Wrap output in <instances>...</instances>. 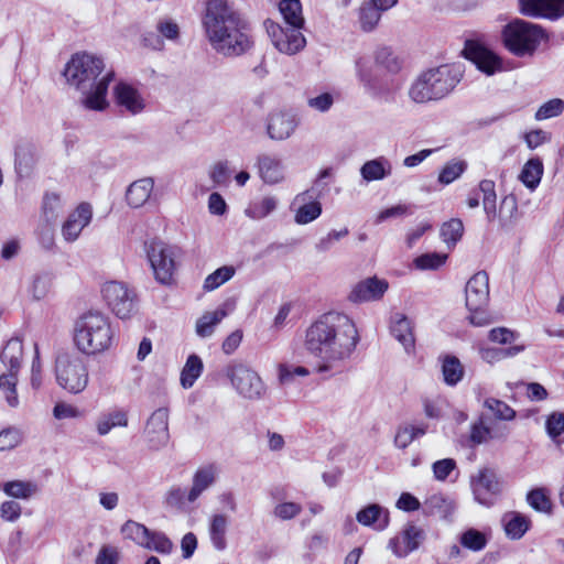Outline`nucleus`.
I'll return each instance as SVG.
<instances>
[{
	"label": "nucleus",
	"instance_id": "nucleus-1",
	"mask_svg": "<svg viewBox=\"0 0 564 564\" xmlns=\"http://www.w3.org/2000/svg\"><path fill=\"white\" fill-rule=\"evenodd\" d=\"M359 340L357 326L348 315L328 312L307 327L303 345L317 359L315 372L330 378L343 372Z\"/></svg>",
	"mask_w": 564,
	"mask_h": 564
},
{
	"label": "nucleus",
	"instance_id": "nucleus-2",
	"mask_svg": "<svg viewBox=\"0 0 564 564\" xmlns=\"http://www.w3.org/2000/svg\"><path fill=\"white\" fill-rule=\"evenodd\" d=\"M203 25L212 47L224 56H240L253 45L248 22L226 0L207 2Z\"/></svg>",
	"mask_w": 564,
	"mask_h": 564
},
{
	"label": "nucleus",
	"instance_id": "nucleus-3",
	"mask_svg": "<svg viewBox=\"0 0 564 564\" xmlns=\"http://www.w3.org/2000/svg\"><path fill=\"white\" fill-rule=\"evenodd\" d=\"M104 70V61L87 53L73 55L66 64L64 76L84 95L82 104L86 109L102 111L108 106L106 96L113 72Z\"/></svg>",
	"mask_w": 564,
	"mask_h": 564
},
{
	"label": "nucleus",
	"instance_id": "nucleus-4",
	"mask_svg": "<svg viewBox=\"0 0 564 564\" xmlns=\"http://www.w3.org/2000/svg\"><path fill=\"white\" fill-rule=\"evenodd\" d=\"M464 69L459 64H444L421 73L409 89L416 104L436 101L448 96L460 83Z\"/></svg>",
	"mask_w": 564,
	"mask_h": 564
},
{
	"label": "nucleus",
	"instance_id": "nucleus-5",
	"mask_svg": "<svg viewBox=\"0 0 564 564\" xmlns=\"http://www.w3.org/2000/svg\"><path fill=\"white\" fill-rule=\"evenodd\" d=\"M74 341L77 348L87 355L108 349L112 341L108 317L98 311H88L80 315L75 323Z\"/></svg>",
	"mask_w": 564,
	"mask_h": 564
},
{
	"label": "nucleus",
	"instance_id": "nucleus-6",
	"mask_svg": "<svg viewBox=\"0 0 564 564\" xmlns=\"http://www.w3.org/2000/svg\"><path fill=\"white\" fill-rule=\"evenodd\" d=\"M545 37L542 26L521 19L510 21L501 31L505 47L517 57L533 56Z\"/></svg>",
	"mask_w": 564,
	"mask_h": 564
},
{
	"label": "nucleus",
	"instance_id": "nucleus-7",
	"mask_svg": "<svg viewBox=\"0 0 564 564\" xmlns=\"http://www.w3.org/2000/svg\"><path fill=\"white\" fill-rule=\"evenodd\" d=\"M23 344L18 337H13L7 341L1 354L0 360L8 368V373L0 376V389L6 392V399L10 406L18 405V394L15 390L17 376L22 365Z\"/></svg>",
	"mask_w": 564,
	"mask_h": 564
},
{
	"label": "nucleus",
	"instance_id": "nucleus-8",
	"mask_svg": "<svg viewBox=\"0 0 564 564\" xmlns=\"http://www.w3.org/2000/svg\"><path fill=\"white\" fill-rule=\"evenodd\" d=\"M57 383L70 393H79L88 384V370L84 360L78 356L62 354L55 362Z\"/></svg>",
	"mask_w": 564,
	"mask_h": 564
},
{
	"label": "nucleus",
	"instance_id": "nucleus-9",
	"mask_svg": "<svg viewBox=\"0 0 564 564\" xmlns=\"http://www.w3.org/2000/svg\"><path fill=\"white\" fill-rule=\"evenodd\" d=\"M144 246L155 280L161 284H171L176 269V248L161 240H151Z\"/></svg>",
	"mask_w": 564,
	"mask_h": 564
},
{
	"label": "nucleus",
	"instance_id": "nucleus-10",
	"mask_svg": "<svg viewBox=\"0 0 564 564\" xmlns=\"http://www.w3.org/2000/svg\"><path fill=\"white\" fill-rule=\"evenodd\" d=\"M224 371L238 394L245 399L258 400L264 393L262 379L247 365L232 361L226 366Z\"/></svg>",
	"mask_w": 564,
	"mask_h": 564
},
{
	"label": "nucleus",
	"instance_id": "nucleus-11",
	"mask_svg": "<svg viewBox=\"0 0 564 564\" xmlns=\"http://www.w3.org/2000/svg\"><path fill=\"white\" fill-rule=\"evenodd\" d=\"M479 191L482 193V207L488 221H494L496 218H499L500 223L505 225L513 218L518 210L517 198L513 195L505 196L497 210L495 182L491 180H482L479 183Z\"/></svg>",
	"mask_w": 564,
	"mask_h": 564
},
{
	"label": "nucleus",
	"instance_id": "nucleus-12",
	"mask_svg": "<svg viewBox=\"0 0 564 564\" xmlns=\"http://www.w3.org/2000/svg\"><path fill=\"white\" fill-rule=\"evenodd\" d=\"M102 295L119 318H128L135 310V293L124 283L111 281L104 285Z\"/></svg>",
	"mask_w": 564,
	"mask_h": 564
},
{
	"label": "nucleus",
	"instance_id": "nucleus-13",
	"mask_svg": "<svg viewBox=\"0 0 564 564\" xmlns=\"http://www.w3.org/2000/svg\"><path fill=\"white\" fill-rule=\"evenodd\" d=\"M475 500L489 507L501 491V484L496 471L491 468H482L470 480Z\"/></svg>",
	"mask_w": 564,
	"mask_h": 564
},
{
	"label": "nucleus",
	"instance_id": "nucleus-14",
	"mask_svg": "<svg viewBox=\"0 0 564 564\" xmlns=\"http://www.w3.org/2000/svg\"><path fill=\"white\" fill-rule=\"evenodd\" d=\"M267 31L275 48L284 54H295L305 46V37L301 31L282 28L273 22H267Z\"/></svg>",
	"mask_w": 564,
	"mask_h": 564
},
{
	"label": "nucleus",
	"instance_id": "nucleus-15",
	"mask_svg": "<svg viewBox=\"0 0 564 564\" xmlns=\"http://www.w3.org/2000/svg\"><path fill=\"white\" fill-rule=\"evenodd\" d=\"M144 435L149 447L159 451L170 441L169 411L166 408L156 409L147 422Z\"/></svg>",
	"mask_w": 564,
	"mask_h": 564
},
{
	"label": "nucleus",
	"instance_id": "nucleus-16",
	"mask_svg": "<svg viewBox=\"0 0 564 564\" xmlns=\"http://www.w3.org/2000/svg\"><path fill=\"white\" fill-rule=\"evenodd\" d=\"M463 52L467 59L473 62L480 72L488 76L502 68L500 58L477 42L466 41Z\"/></svg>",
	"mask_w": 564,
	"mask_h": 564
},
{
	"label": "nucleus",
	"instance_id": "nucleus-17",
	"mask_svg": "<svg viewBox=\"0 0 564 564\" xmlns=\"http://www.w3.org/2000/svg\"><path fill=\"white\" fill-rule=\"evenodd\" d=\"M466 307L479 311L489 303V276L485 271L475 273L465 286Z\"/></svg>",
	"mask_w": 564,
	"mask_h": 564
},
{
	"label": "nucleus",
	"instance_id": "nucleus-18",
	"mask_svg": "<svg viewBox=\"0 0 564 564\" xmlns=\"http://www.w3.org/2000/svg\"><path fill=\"white\" fill-rule=\"evenodd\" d=\"M523 15L551 21L564 17V0H519Z\"/></svg>",
	"mask_w": 564,
	"mask_h": 564
},
{
	"label": "nucleus",
	"instance_id": "nucleus-19",
	"mask_svg": "<svg viewBox=\"0 0 564 564\" xmlns=\"http://www.w3.org/2000/svg\"><path fill=\"white\" fill-rule=\"evenodd\" d=\"M299 126V119L292 111H274L269 115L267 132L270 139L282 141L289 139Z\"/></svg>",
	"mask_w": 564,
	"mask_h": 564
},
{
	"label": "nucleus",
	"instance_id": "nucleus-20",
	"mask_svg": "<svg viewBox=\"0 0 564 564\" xmlns=\"http://www.w3.org/2000/svg\"><path fill=\"white\" fill-rule=\"evenodd\" d=\"M93 217L91 206L82 203L73 213H70L62 226V236L67 242H74L78 239L83 229L90 223Z\"/></svg>",
	"mask_w": 564,
	"mask_h": 564
},
{
	"label": "nucleus",
	"instance_id": "nucleus-21",
	"mask_svg": "<svg viewBox=\"0 0 564 564\" xmlns=\"http://www.w3.org/2000/svg\"><path fill=\"white\" fill-rule=\"evenodd\" d=\"M389 284L386 280L376 276L358 282L351 290L348 299L354 303H364L380 300L387 292Z\"/></svg>",
	"mask_w": 564,
	"mask_h": 564
},
{
	"label": "nucleus",
	"instance_id": "nucleus-22",
	"mask_svg": "<svg viewBox=\"0 0 564 564\" xmlns=\"http://www.w3.org/2000/svg\"><path fill=\"white\" fill-rule=\"evenodd\" d=\"M413 322L403 313H394L390 317L389 330L392 337L404 348L405 352L411 354L415 348V337Z\"/></svg>",
	"mask_w": 564,
	"mask_h": 564
},
{
	"label": "nucleus",
	"instance_id": "nucleus-23",
	"mask_svg": "<svg viewBox=\"0 0 564 564\" xmlns=\"http://www.w3.org/2000/svg\"><path fill=\"white\" fill-rule=\"evenodd\" d=\"M424 539L425 532L423 529L414 524H408L402 531L401 541L393 539L390 541L389 545L397 556L404 557L410 552L416 550Z\"/></svg>",
	"mask_w": 564,
	"mask_h": 564
},
{
	"label": "nucleus",
	"instance_id": "nucleus-24",
	"mask_svg": "<svg viewBox=\"0 0 564 564\" xmlns=\"http://www.w3.org/2000/svg\"><path fill=\"white\" fill-rule=\"evenodd\" d=\"M317 197L315 188L307 189L295 197V203L302 204L295 214L296 224L305 225L321 216L322 205L316 200Z\"/></svg>",
	"mask_w": 564,
	"mask_h": 564
},
{
	"label": "nucleus",
	"instance_id": "nucleus-25",
	"mask_svg": "<svg viewBox=\"0 0 564 564\" xmlns=\"http://www.w3.org/2000/svg\"><path fill=\"white\" fill-rule=\"evenodd\" d=\"M456 510L454 499L443 494H434L423 502L425 516L437 517L445 521H452Z\"/></svg>",
	"mask_w": 564,
	"mask_h": 564
},
{
	"label": "nucleus",
	"instance_id": "nucleus-26",
	"mask_svg": "<svg viewBox=\"0 0 564 564\" xmlns=\"http://www.w3.org/2000/svg\"><path fill=\"white\" fill-rule=\"evenodd\" d=\"M14 166L19 177H25L31 174L37 161V151L31 142H21L15 147Z\"/></svg>",
	"mask_w": 564,
	"mask_h": 564
},
{
	"label": "nucleus",
	"instance_id": "nucleus-27",
	"mask_svg": "<svg viewBox=\"0 0 564 564\" xmlns=\"http://www.w3.org/2000/svg\"><path fill=\"white\" fill-rule=\"evenodd\" d=\"M116 101L132 115L144 109V100L135 88L126 83H119L115 87Z\"/></svg>",
	"mask_w": 564,
	"mask_h": 564
},
{
	"label": "nucleus",
	"instance_id": "nucleus-28",
	"mask_svg": "<svg viewBox=\"0 0 564 564\" xmlns=\"http://www.w3.org/2000/svg\"><path fill=\"white\" fill-rule=\"evenodd\" d=\"M154 187L152 177H143L134 181L129 185L126 192V199L132 208L143 206L150 198Z\"/></svg>",
	"mask_w": 564,
	"mask_h": 564
},
{
	"label": "nucleus",
	"instance_id": "nucleus-29",
	"mask_svg": "<svg viewBox=\"0 0 564 564\" xmlns=\"http://www.w3.org/2000/svg\"><path fill=\"white\" fill-rule=\"evenodd\" d=\"M258 167L261 178L268 184H276L284 178L282 162L274 155H260L258 158Z\"/></svg>",
	"mask_w": 564,
	"mask_h": 564
},
{
	"label": "nucleus",
	"instance_id": "nucleus-30",
	"mask_svg": "<svg viewBox=\"0 0 564 564\" xmlns=\"http://www.w3.org/2000/svg\"><path fill=\"white\" fill-rule=\"evenodd\" d=\"M228 303H224L214 312H206L196 322V334L206 338L214 334L215 327L229 314Z\"/></svg>",
	"mask_w": 564,
	"mask_h": 564
},
{
	"label": "nucleus",
	"instance_id": "nucleus-31",
	"mask_svg": "<svg viewBox=\"0 0 564 564\" xmlns=\"http://www.w3.org/2000/svg\"><path fill=\"white\" fill-rule=\"evenodd\" d=\"M356 519L365 527L377 524V529L379 530H383L389 524L388 511L377 503L369 505L358 511Z\"/></svg>",
	"mask_w": 564,
	"mask_h": 564
},
{
	"label": "nucleus",
	"instance_id": "nucleus-32",
	"mask_svg": "<svg viewBox=\"0 0 564 564\" xmlns=\"http://www.w3.org/2000/svg\"><path fill=\"white\" fill-rule=\"evenodd\" d=\"M128 425V413L122 409H112L101 413L96 422V429L99 435H107L115 427H126Z\"/></svg>",
	"mask_w": 564,
	"mask_h": 564
},
{
	"label": "nucleus",
	"instance_id": "nucleus-33",
	"mask_svg": "<svg viewBox=\"0 0 564 564\" xmlns=\"http://www.w3.org/2000/svg\"><path fill=\"white\" fill-rule=\"evenodd\" d=\"M2 490L14 499L28 500L40 492V487L30 480H11L2 485Z\"/></svg>",
	"mask_w": 564,
	"mask_h": 564
},
{
	"label": "nucleus",
	"instance_id": "nucleus-34",
	"mask_svg": "<svg viewBox=\"0 0 564 564\" xmlns=\"http://www.w3.org/2000/svg\"><path fill=\"white\" fill-rule=\"evenodd\" d=\"M215 482V470L212 466L198 469L193 477V486L187 494V501L194 502Z\"/></svg>",
	"mask_w": 564,
	"mask_h": 564
},
{
	"label": "nucleus",
	"instance_id": "nucleus-35",
	"mask_svg": "<svg viewBox=\"0 0 564 564\" xmlns=\"http://www.w3.org/2000/svg\"><path fill=\"white\" fill-rule=\"evenodd\" d=\"M391 173V164L384 158H377L364 163L360 174L367 182L383 180Z\"/></svg>",
	"mask_w": 564,
	"mask_h": 564
},
{
	"label": "nucleus",
	"instance_id": "nucleus-36",
	"mask_svg": "<svg viewBox=\"0 0 564 564\" xmlns=\"http://www.w3.org/2000/svg\"><path fill=\"white\" fill-rule=\"evenodd\" d=\"M228 520L225 514L217 513L210 518L209 521V538L213 546L223 551L227 546L226 532H227Z\"/></svg>",
	"mask_w": 564,
	"mask_h": 564
},
{
	"label": "nucleus",
	"instance_id": "nucleus-37",
	"mask_svg": "<svg viewBox=\"0 0 564 564\" xmlns=\"http://www.w3.org/2000/svg\"><path fill=\"white\" fill-rule=\"evenodd\" d=\"M280 12L288 24L286 28L301 31L304 25L302 4L300 0H282L279 6Z\"/></svg>",
	"mask_w": 564,
	"mask_h": 564
},
{
	"label": "nucleus",
	"instance_id": "nucleus-38",
	"mask_svg": "<svg viewBox=\"0 0 564 564\" xmlns=\"http://www.w3.org/2000/svg\"><path fill=\"white\" fill-rule=\"evenodd\" d=\"M543 175V163L540 158H532L527 161L520 173V181L533 191L538 187Z\"/></svg>",
	"mask_w": 564,
	"mask_h": 564
},
{
	"label": "nucleus",
	"instance_id": "nucleus-39",
	"mask_svg": "<svg viewBox=\"0 0 564 564\" xmlns=\"http://www.w3.org/2000/svg\"><path fill=\"white\" fill-rule=\"evenodd\" d=\"M464 372V366L456 356L446 355L442 358V373L447 386H456L463 379Z\"/></svg>",
	"mask_w": 564,
	"mask_h": 564
},
{
	"label": "nucleus",
	"instance_id": "nucleus-40",
	"mask_svg": "<svg viewBox=\"0 0 564 564\" xmlns=\"http://www.w3.org/2000/svg\"><path fill=\"white\" fill-rule=\"evenodd\" d=\"M203 368L204 365L202 359L195 354L189 355L181 372L182 387L184 389L192 388L202 375Z\"/></svg>",
	"mask_w": 564,
	"mask_h": 564
},
{
	"label": "nucleus",
	"instance_id": "nucleus-41",
	"mask_svg": "<svg viewBox=\"0 0 564 564\" xmlns=\"http://www.w3.org/2000/svg\"><path fill=\"white\" fill-rule=\"evenodd\" d=\"M53 278L47 272L35 273L31 280L28 288V292L31 297L35 301H40L44 299L52 286Z\"/></svg>",
	"mask_w": 564,
	"mask_h": 564
},
{
	"label": "nucleus",
	"instance_id": "nucleus-42",
	"mask_svg": "<svg viewBox=\"0 0 564 564\" xmlns=\"http://www.w3.org/2000/svg\"><path fill=\"white\" fill-rule=\"evenodd\" d=\"M381 14L370 1L362 2L358 15L361 30L364 32H372L377 28Z\"/></svg>",
	"mask_w": 564,
	"mask_h": 564
},
{
	"label": "nucleus",
	"instance_id": "nucleus-43",
	"mask_svg": "<svg viewBox=\"0 0 564 564\" xmlns=\"http://www.w3.org/2000/svg\"><path fill=\"white\" fill-rule=\"evenodd\" d=\"M487 536L484 532L469 528L464 531L459 536V543L463 547L473 552H479L487 545Z\"/></svg>",
	"mask_w": 564,
	"mask_h": 564
},
{
	"label": "nucleus",
	"instance_id": "nucleus-44",
	"mask_svg": "<svg viewBox=\"0 0 564 564\" xmlns=\"http://www.w3.org/2000/svg\"><path fill=\"white\" fill-rule=\"evenodd\" d=\"M232 265H224L208 274L204 281L203 289L207 292L214 291L229 281L235 275Z\"/></svg>",
	"mask_w": 564,
	"mask_h": 564
},
{
	"label": "nucleus",
	"instance_id": "nucleus-45",
	"mask_svg": "<svg viewBox=\"0 0 564 564\" xmlns=\"http://www.w3.org/2000/svg\"><path fill=\"white\" fill-rule=\"evenodd\" d=\"M529 506L539 512L549 513L552 510V502L545 488H534L527 494Z\"/></svg>",
	"mask_w": 564,
	"mask_h": 564
},
{
	"label": "nucleus",
	"instance_id": "nucleus-46",
	"mask_svg": "<svg viewBox=\"0 0 564 564\" xmlns=\"http://www.w3.org/2000/svg\"><path fill=\"white\" fill-rule=\"evenodd\" d=\"M278 200L272 196L263 197L260 202L251 204L247 209L246 214L252 219H263L275 210Z\"/></svg>",
	"mask_w": 564,
	"mask_h": 564
},
{
	"label": "nucleus",
	"instance_id": "nucleus-47",
	"mask_svg": "<svg viewBox=\"0 0 564 564\" xmlns=\"http://www.w3.org/2000/svg\"><path fill=\"white\" fill-rule=\"evenodd\" d=\"M464 232L463 221L458 218H452L441 227V238L448 246H455Z\"/></svg>",
	"mask_w": 564,
	"mask_h": 564
},
{
	"label": "nucleus",
	"instance_id": "nucleus-48",
	"mask_svg": "<svg viewBox=\"0 0 564 564\" xmlns=\"http://www.w3.org/2000/svg\"><path fill=\"white\" fill-rule=\"evenodd\" d=\"M121 532L124 535V538L134 541L141 546H144L150 534V530L145 525L132 520H128L122 525Z\"/></svg>",
	"mask_w": 564,
	"mask_h": 564
},
{
	"label": "nucleus",
	"instance_id": "nucleus-49",
	"mask_svg": "<svg viewBox=\"0 0 564 564\" xmlns=\"http://www.w3.org/2000/svg\"><path fill=\"white\" fill-rule=\"evenodd\" d=\"M529 525L530 521L524 516L516 513L505 522V531L508 538L519 540L529 530Z\"/></svg>",
	"mask_w": 564,
	"mask_h": 564
},
{
	"label": "nucleus",
	"instance_id": "nucleus-50",
	"mask_svg": "<svg viewBox=\"0 0 564 564\" xmlns=\"http://www.w3.org/2000/svg\"><path fill=\"white\" fill-rule=\"evenodd\" d=\"M447 259V254L438 252H429L414 259V265L419 270H437Z\"/></svg>",
	"mask_w": 564,
	"mask_h": 564
},
{
	"label": "nucleus",
	"instance_id": "nucleus-51",
	"mask_svg": "<svg viewBox=\"0 0 564 564\" xmlns=\"http://www.w3.org/2000/svg\"><path fill=\"white\" fill-rule=\"evenodd\" d=\"M375 61L378 66L384 67L390 73H397L401 68L398 57L387 46L376 51Z\"/></svg>",
	"mask_w": 564,
	"mask_h": 564
},
{
	"label": "nucleus",
	"instance_id": "nucleus-52",
	"mask_svg": "<svg viewBox=\"0 0 564 564\" xmlns=\"http://www.w3.org/2000/svg\"><path fill=\"white\" fill-rule=\"evenodd\" d=\"M143 547L154 550L162 554H170L173 550V543L164 533L150 531L148 541Z\"/></svg>",
	"mask_w": 564,
	"mask_h": 564
},
{
	"label": "nucleus",
	"instance_id": "nucleus-53",
	"mask_svg": "<svg viewBox=\"0 0 564 564\" xmlns=\"http://www.w3.org/2000/svg\"><path fill=\"white\" fill-rule=\"evenodd\" d=\"M356 70L357 76L360 83L364 85L366 91L373 97L379 95L376 80L373 79L370 69L366 67V63L364 58H359L356 61Z\"/></svg>",
	"mask_w": 564,
	"mask_h": 564
},
{
	"label": "nucleus",
	"instance_id": "nucleus-54",
	"mask_svg": "<svg viewBox=\"0 0 564 564\" xmlns=\"http://www.w3.org/2000/svg\"><path fill=\"white\" fill-rule=\"evenodd\" d=\"M466 163L464 161H452L448 162L438 175V181L442 184L448 185L458 178L466 170Z\"/></svg>",
	"mask_w": 564,
	"mask_h": 564
},
{
	"label": "nucleus",
	"instance_id": "nucleus-55",
	"mask_svg": "<svg viewBox=\"0 0 564 564\" xmlns=\"http://www.w3.org/2000/svg\"><path fill=\"white\" fill-rule=\"evenodd\" d=\"M485 406L488 408L499 420L510 421L516 416V411L511 406L495 398H488L485 401Z\"/></svg>",
	"mask_w": 564,
	"mask_h": 564
},
{
	"label": "nucleus",
	"instance_id": "nucleus-56",
	"mask_svg": "<svg viewBox=\"0 0 564 564\" xmlns=\"http://www.w3.org/2000/svg\"><path fill=\"white\" fill-rule=\"evenodd\" d=\"M564 111V100L560 98L551 99L544 102L535 112L536 120H545L560 116Z\"/></svg>",
	"mask_w": 564,
	"mask_h": 564
},
{
	"label": "nucleus",
	"instance_id": "nucleus-57",
	"mask_svg": "<svg viewBox=\"0 0 564 564\" xmlns=\"http://www.w3.org/2000/svg\"><path fill=\"white\" fill-rule=\"evenodd\" d=\"M62 208V200L56 193H46L43 198V214L47 221H54Z\"/></svg>",
	"mask_w": 564,
	"mask_h": 564
},
{
	"label": "nucleus",
	"instance_id": "nucleus-58",
	"mask_svg": "<svg viewBox=\"0 0 564 564\" xmlns=\"http://www.w3.org/2000/svg\"><path fill=\"white\" fill-rule=\"evenodd\" d=\"M545 431L547 435L555 440L564 433V413L552 412L545 421Z\"/></svg>",
	"mask_w": 564,
	"mask_h": 564
},
{
	"label": "nucleus",
	"instance_id": "nucleus-59",
	"mask_svg": "<svg viewBox=\"0 0 564 564\" xmlns=\"http://www.w3.org/2000/svg\"><path fill=\"white\" fill-rule=\"evenodd\" d=\"M22 441L21 432L15 427H8L0 432V452L18 446Z\"/></svg>",
	"mask_w": 564,
	"mask_h": 564
},
{
	"label": "nucleus",
	"instance_id": "nucleus-60",
	"mask_svg": "<svg viewBox=\"0 0 564 564\" xmlns=\"http://www.w3.org/2000/svg\"><path fill=\"white\" fill-rule=\"evenodd\" d=\"M349 234L348 228H343L340 230H332L325 237L321 238L316 245L315 249L318 252H327L336 241H339L341 238L346 237Z\"/></svg>",
	"mask_w": 564,
	"mask_h": 564
},
{
	"label": "nucleus",
	"instance_id": "nucleus-61",
	"mask_svg": "<svg viewBox=\"0 0 564 564\" xmlns=\"http://www.w3.org/2000/svg\"><path fill=\"white\" fill-rule=\"evenodd\" d=\"M185 490L178 486L171 487L164 497V503L170 508L182 509L187 500Z\"/></svg>",
	"mask_w": 564,
	"mask_h": 564
},
{
	"label": "nucleus",
	"instance_id": "nucleus-62",
	"mask_svg": "<svg viewBox=\"0 0 564 564\" xmlns=\"http://www.w3.org/2000/svg\"><path fill=\"white\" fill-rule=\"evenodd\" d=\"M302 511L301 505L296 502H283L275 506L273 513L281 520H291Z\"/></svg>",
	"mask_w": 564,
	"mask_h": 564
},
{
	"label": "nucleus",
	"instance_id": "nucleus-63",
	"mask_svg": "<svg viewBox=\"0 0 564 564\" xmlns=\"http://www.w3.org/2000/svg\"><path fill=\"white\" fill-rule=\"evenodd\" d=\"M22 512L21 505L14 500H7L0 506V517L8 522H15Z\"/></svg>",
	"mask_w": 564,
	"mask_h": 564
},
{
	"label": "nucleus",
	"instance_id": "nucleus-64",
	"mask_svg": "<svg viewBox=\"0 0 564 564\" xmlns=\"http://www.w3.org/2000/svg\"><path fill=\"white\" fill-rule=\"evenodd\" d=\"M156 31L161 35L162 40L175 41L180 35L178 25L170 19H162L156 23Z\"/></svg>",
	"mask_w": 564,
	"mask_h": 564
}]
</instances>
